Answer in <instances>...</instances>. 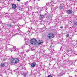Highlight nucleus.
I'll return each instance as SVG.
<instances>
[{
	"instance_id": "obj_1",
	"label": "nucleus",
	"mask_w": 77,
	"mask_h": 77,
	"mask_svg": "<svg viewBox=\"0 0 77 77\" xmlns=\"http://www.w3.org/2000/svg\"><path fill=\"white\" fill-rule=\"evenodd\" d=\"M19 62V59L15 58H13L10 60V62L16 64Z\"/></svg>"
},
{
	"instance_id": "obj_2",
	"label": "nucleus",
	"mask_w": 77,
	"mask_h": 77,
	"mask_svg": "<svg viewBox=\"0 0 77 77\" xmlns=\"http://www.w3.org/2000/svg\"><path fill=\"white\" fill-rule=\"evenodd\" d=\"M30 43L31 44L35 45L37 43V40L35 39H31L30 41Z\"/></svg>"
},
{
	"instance_id": "obj_3",
	"label": "nucleus",
	"mask_w": 77,
	"mask_h": 77,
	"mask_svg": "<svg viewBox=\"0 0 77 77\" xmlns=\"http://www.w3.org/2000/svg\"><path fill=\"white\" fill-rule=\"evenodd\" d=\"M54 36V34L52 33H49L48 34L47 37L49 39H52Z\"/></svg>"
},
{
	"instance_id": "obj_4",
	"label": "nucleus",
	"mask_w": 77,
	"mask_h": 77,
	"mask_svg": "<svg viewBox=\"0 0 77 77\" xmlns=\"http://www.w3.org/2000/svg\"><path fill=\"white\" fill-rule=\"evenodd\" d=\"M34 8L37 9H38V10L39 12H41V11H42L41 9V8L38 7V6H37V5H34Z\"/></svg>"
},
{
	"instance_id": "obj_5",
	"label": "nucleus",
	"mask_w": 77,
	"mask_h": 77,
	"mask_svg": "<svg viewBox=\"0 0 77 77\" xmlns=\"http://www.w3.org/2000/svg\"><path fill=\"white\" fill-rule=\"evenodd\" d=\"M65 74V72H63V70H62L61 72L59 73L58 75V77H61L63 75V74Z\"/></svg>"
},
{
	"instance_id": "obj_6",
	"label": "nucleus",
	"mask_w": 77,
	"mask_h": 77,
	"mask_svg": "<svg viewBox=\"0 0 77 77\" xmlns=\"http://www.w3.org/2000/svg\"><path fill=\"white\" fill-rule=\"evenodd\" d=\"M17 31V33H19V35H23V33H22V32H21V30H18V29Z\"/></svg>"
},
{
	"instance_id": "obj_7",
	"label": "nucleus",
	"mask_w": 77,
	"mask_h": 77,
	"mask_svg": "<svg viewBox=\"0 0 77 77\" xmlns=\"http://www.w3.org/2000/svg\"><path fill=\"white\" fill-rule=\"evenodd\" d=\"M72 12V10H69L67 11V13L68 14H71Z\"/></svg>"
},
{
	"instance_id": "obj_8",
	"label": "nucleus",
	"mask_w": 77,
	"mask_h": 77,
	"mask_svg": "<svg viewBox=\"0 0 77 77\" xmlns=\"http://www.w3.org/2000/svg\"><path fill=\"white\" fill-rule=\"evenodd\" d=\"M17 7V5L16 4H12V8L13 9H16V8Z\"/></svg>"
},
{
	"instance_id": "obj_9",
	"label": "nucleus",
	"mask_w": 77,
	"mask_h": 77,
	"mask_svg": "<svg viewBox=\"0 0 77 77\" xmlns=\"http://www.w3.org/2000/svg\"><path fill=\"white\" fill-rule=\"evenodd\" d=\"M36 66V63H33L31 64V66L32 67H34Z\"/></svg>"
},
{
	"instance_id": "obj_10",
	"label": "nucleus",
	"mask_w": 77,
	"mask_h": 77,
	"mask_svg": "<svg viewBox=\"0 0 77 77\" xmlns=\"http://www.w3.org/2000/svg\"><path fill=\"white\" fill-rule=\"evenodd\" d=\"M16 48H14L13 47L12 49H10V50H11V51H16Z\"/></svg>"
},
{
	"instance_id": "obj_11",
	"label": "nucleus",
	"mask_w": 77,
	"mask_h": 77,
	"mask_svg": "<svg viewBox=\"0 0 77 77\" xmlns=\"http://www.w3.org/2000/svg\"><path fill=\"white\" fill-rule=\"evenodd\" d=\"M23 75H24L25 77H27L28 76V73H23Z\"/></svg>"
},
{
	"instance_id": "obj_12",
	"label": "nucleus",
	"mask_w": 77,
	"mask_h": 77,
	"mask_svg": "<svg viewBox=\"0 0 77 77\" xmlns=\"http://www.w3.org/2000/svg\"><path fill=\"white\" fill-rule=\"evenodd\" d=\"M38 45H41L42 44V41L39 40L38 42Z\"/></svg>"
},
{
	"instance_id": "obj_13",
	"label": "nucleus",
	"mask_w": 77,
	"mask_h": 77,
	"mask_svg": "<svg viewBox=\"0 0 77 77\" xmlns=\"http://www.w3.org/2000/svg\"><path fill=\"white\" fill-rule=\"evenodd\" d=\"M7 26L8 28H10V27H12V25L11 24H8Z\"/></svg>"
},
{
	"instance_id": "obj_14",
	"label": "nucleus",
	"mask_w": 77,
	"mask_h": 77,
	"mask_svg": "<svg viewBox=\"0 0 77 77\" xmlns=\"http://www.w3.org/2000/svg\"><path fill=\"white\" fill-rule=\"evenodd\" d=\"M40 16L41 17L40 18V20H42L44 18L45 16L43 15H40Z\"/></svg>"
},
{
	"instance_id": "obj_15",
	"label": "nucleus",
	"mask_w": 77,
	"mask_h": 77,
	"mask_svg": "<svg viewBox=\"0 0 77 77\" xmlns=\"http://www.w3.org/2000/svg\"><path fill=\"white\" fill-rule=\"evenodd\" d=\"M1 66V67H3V66H5V63H2Z\"/></svg>"
},
{
	"instance_id": "obj_16",
	"label": "nucleus",
	"mask_w": 77,
	"mask_h": 77,
	"mask_svg": "<svg viewBox=\"0 0 77 77\" xmlns=\"http://www.w3.org/2000/svg\"><path fill=\"white\" fill-rule=\"evenodd\" d=\"M28 8H29L28 11H31V9H32V7L31 6H28Z\"/></svg>"
},
{
	"instance_id": "obj_17",
	"label": "nucleus",
	"mask_w": 77,
	"mask_h": 77,
	"mask_svg": "<svg viewBox=\"0 0 77 77\" xmlns=\"http://www.w3.org/2000/svg\"><path fill=\"white\" fill-rule=\"evenodd\" d=\"M6 60V57H4L3 58L4 60Z\"/></svg>"
},
{
	"instance_id": "obj_18",
	"label": "nucleus",
	"mask_w": 77,
	"mask_h": 77,
	"mask_svg": "<svg viewBox=\"0 0 77 77\" xmlns=\"http://www.w3.org/2000/svg\"><path fill=\"white\" fill-rule=\"evenodd\" d=\"M74 25L75 26H77V22H75L74 23Z\"/></svg>"
},
{
	"instance_id": "obj_19",
	"label": "nucleus",
	"mask_w": 77,
	"mask_h": 77,
	"mask_svg": "<svg viewBox=\"0 0 77 77\" xmlns=\"http://www.w3.org/2000/svg\"><path fill=\"white\" fill-rule=\"evenodd\" d=\"M16 49V51H18V50H19V48H15Z\"/></svg>"
},
{
	"instance_id": "obj_20",
	"label": "nucleus",
	"mask_w": 77,
	"mask_h": 77,
	"mask_svg": "<svg viewBox=\"0 0 77 77\" xmlns=\"http://www.w3.org/2000/svg\"><path fill=\"white\" fill-rule=\"evenodd\" d=\"M69 34H67L66 35V38H68V37H69Z\"/></svg>"
},
{
	"instance_id": "obj_21",
	"label": "nucleus",
	"mask_w": 77,
	"mask_h": 77,
	"mask_svg": "<svg viewBox=\"0 0 77 77\" xmlns=\"http://www.w3.org/2000/svg\"><path fill=\"white\" fill-rule=\"evenodd\" d=\"M62 8H63V7L61 6L60 7V9H62Z\"/></svg>"
},
{
	"instance_id": "obj_22",
	"label": "nucleus",
	"mask_w": 77,
	"mask_h": 77,
	"mask_svg": "<svg viewBox=\"0 0 77 77\" xmlns=\"http://www.w3.org/2000/svg\"><path fill=\"white\" fill-rule=\"evenodd\" d=\"M13 32H15V29H13Z\"/></svg>"
},
{
	"instance_id": "obj_23",
	"label": "nucleus",
	"mask_w": 77,
	"mask_h": 77,
	"mask_svg": "<svg viewBox=\"0 0 77 77\" xmlns=\"http://www.w3.org/2000/svg\"><path fill=\"white\" fill-rule=\"evenodd\" d=\"M48 77H52V76L51 75H49L48 76Z\"/></svg>"
},
{
	"instance_id": "obj_24",
	"label": "nucleus",
	"mask_w": 77,
	"mask_h": 77,
	"mask_svg": "<svg viewBox=\"0 0 77 77\" xmlns=\"http://www.w3.org/2000/svg\"><path fill=\"white\" fill-rule=\"evenodd\" d=\"M25 52H27V51H24L23 52V53H24Z\"/></svg>"
},
{
	"instance_id": "obj_25",
	"label": "nucleus",
	"mask_w": 77,
	"mask_h": 77,
	"mask_svg": "<svg viewBox=\"0 0 77 77\" xmlns=\"http://www.w3.org/2000/svg\"><path fill=\"white\" fill-rule=\"evenodd\" d=\"M23 6H24V7H25V8H26V5H24Z\"/></svg>"
},
{
	"instance_id": "obj_26",
	"label": "nucleus",
	"mask_w": 77,
	"mask_h": 77,
	"mask_svg": "<svg viewBox=\"0 0 77 77\" xmlns=\"http://www.w3.org/2000/svg\"><path fill=\"white\" fill-rule=\"evenodd\" d=\"M63 26H61V27H60V28H61V29H63Z\"/></svg>"
},
{
	"instance_id": "obj_27",
	"label": "nucleus",
	"mask_w": 77,
	"mask_h": 77,
	"mask_svg": "<svg viewBox=\"0 0 77 77\" xmlns=\"http://www.w3.org/2000/svg\"><path fill=\"white\" fill-rule=\"evenodd\" d=\"M31 50H32V51H33V50H34V49L32 48V49H31Z\"/></svg>"
},
{
	"instance_id": "obj_28",
	"label": "nucleus",
	"mask_w": 77,
	"mask_h": 77,
	"mask_svg": "<svg viewBox=\"0 0 77 77\" xmlns=\"http://www.w3.org/2000/svg\"><path fill=\"white\" fill-rule=\"evenodd\" d=\"M14 71V72H17V70H15Z\"/></svg>"
},
{
	"instance_id": "obj_29",
	"label": "nucleus",
	"mask_w": 77,
	"mask_h": 77,
	"mask_svg": "<svg viewBox=\"0 0 77 77\" xmlns=\"http://www.w3.org/2000/svg\"><path fill=\"white\" fill-rule=\"evenodd\" d=\"M75 55H77V53H75Z\"/></svg>"
},
{
	"instance_id": "obj_30",
	"label": "nucleus",
	"mask_w": 77,
	"mask_h": 77,
	"mask_svg": "<svg viewBox=\"0 0 77 77\" xmlns=\"http://www.w3.org/2000/svg\"><path fill=\"white\" fill-rule=\"evenodd\" d=\"M17 1H18L19 2H20L21 0H17Z\"/></svg>"
},
{
	"instance_id": "obj_31",
	"label": "nucleus",
	"mask_w": 77,
	"mask_h": 77,
	"mask_svg": "<svg viewBox=\"0 0 77 77\" xmlns=\"http://www.w3.org/2000/svg\"><path fill=\"white\" fill-rule=\"evenodd\" d=\"M1 50H3V49H2V48H1Z\"/></svg>"
},
{
	"instance_id": "obj_32",
	"label": "nucleus",
	"mask_w": 77,
	"mask_h": 77,
	"mask_svg": "<svg viewBox=\"0 0 77 77\" xmlns=\"http://www.w3.org/2000/svg\"><path fill=\"white\" fill-rule=\"evenodd\" d=\"M68 56H69V54H68Z\"/></svg>"
},
{
	"instance_id": "obj_33",
	"label": "nucleus",
	"mask_w": 77,
	"mask_h": 77,
	"mask_svg": "<svg viewBox=\"0 0 77 77\" xmlns=\"http://www.w3.org/2000/svg\"><path fill=\"white\" fill-rule=\"evenodd\" d=\"M31 29H33V28H31Z\"/></svg>"
},
{
	"instance_id": "obj_34",
	"label": "nucleus",
	"mask_w": 77,
	"mask_h": 77,
	"mask_svg": "<svg viewBox=\"0 0 77 77\" xmlns=\"http://www.w3.org/2000/svg\"><path fill=\"white\" fill-rule=\"evenodd\" d=\"M32 57H34V55L32 56Z\"/></svg>"
},
{
	"instance_id": "obj_35",
	"label": "nucleus",
	"mask_w": 77,
	"mask_h": 77,
	"mask_svg": "<svg viewBox=\"0 0 77 77\" xmlns=\"http://www.w3.org/2000/svg\"><path fill=\"white\" fill-rule=\"evenodd\" d=\"M21 53H22V54H23V52H21Z\"/></svg>"
},
{
	"instance_id": "obj_36",
	"label": "nucleus",
	"mask_w": 77,
	"mask_h": 77,
	"mask_svg": "<svg viewBox=\"0 0 77 77\" xmlns=\"http://www.w3.org/2000/svg\"><path fill=\"white\" fill-rule=\"evenodd\" d=\"M75 52H77V51H75Z\"/></svg>"
},
{
	"instance_id": "obj_37",
	"label": "nucleus",
	"mask_w": 77,
	"mask_h": 77,
	"mask_svg": "<svg viewBox=\"0 0 77 77\" xmlns=\"http://www.w3.org/2000/svg\"><path fill=\"white\" fill-rule=\"evenodd\" d=\"M27 52L28 53V52H29V51H27Z\"/></svg>"
}]
</instances>
